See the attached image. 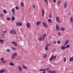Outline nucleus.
Here are the masks:
<instances>
[{
    "instance_id": "nucleus-1",
    "label": "nucleus",
    "mask_w": 73,
    "mask_h": 73,
    "mask_svg": "<svg viewBox=\"0 0 73 73\" xmlns=\"http://www.w3.org/2000/svg\"><path fill=\"white\" fill-rule=\"evenodd\" d=\"M17 55V53L15 52L14 53V54H13L12 56H11V58L12 59H14L15 58V56H16Z\"/></svg>"
},
{
    "instance_id": "nucleus-2",
    "label": "nucleus",
    "mask_w": 73,
    "mask_h": 73,
    "mask_svg": "<svg viewBox=\"0 0 73 73\" xmlns=\"http://www.w3.org/2000/svg\"><path fill=\"white\" fill-rule=\"evenodd\" d=\"M10 33L11 34L14 33V34H15V35L16 34V32L15 31V30H11V31H10Z\"/></svg>"
},
{
    "instance_id": "nucleus-3",
    "label": "nucleus",
    "mask_w": 73,
    "mask_h": 73,
    "mask_svg": "<svg viewBox=\"0 0 73 73\" xmlns=\"http://www.w3.org/2000/svg\"><path fill=\"white\" fill-rule=\"evenodd\" d=\"M42 25L45 28H48V25L47 24H46L45 23H43Z\"/></svg>"
},
{
    "instance_id": "nucleus-4",
    "label": "nucleus",
    "mask_w": 73,
    "mask_h": 73,
    "mask_svg": "<svg viewBox=\"0 0 73 73\" xmlns=\"http://www.w3.org/2000/svg\"><path fill=\"white\" fill-rule=\"evenodd\" d=\"M56 29L57 31H60V27H59V26L57 24L56 25Z\"/></svg>"
},
{
    "instance_id": "nucleus-5",
    "label": "nucleus",
    "mask_w": 73,
    "mask_h": 73,
    "mask_svg": "<svg viewBox=\"0 0 73 73\" xmlns=\"http://www.w3.org/2000/svg\"><path fill=\"white\" fill-rule=\"evenodd\" d=\"M56 22L58 23H61V20L59 19V18L58 17H56Z\"/></svg>"
},
{
    "instance_id": "nucleus-6",
    "label": "nucleus",
    "mask_w": 73,
    "mask_h": 73,
    "mask_svg": "<svg viewBox=\"0 0 73 73\" xmlns=\"http://www.w3.org/2000/svg\"><path fill=\"white\" fill-rule=\"evenodd\" d=\"M46 33H45L43 34L42 36V39H45V37H46Z\"/></svg>"
},
{
    "instance_id": "nucleus-7",
    "label": "nucleus",
    "mask_w": 73,
    "mask_h": 73,
    "mask_svg": "<svg viewBox=\"0 0 73 73\" xmlns=\"http://www.w3.org/2000/svg\"><path fill=\"white\" fill-rule=\"evenodd\" d=\"M67 5H68V3L66 2H65L64 4V8H66L67 7Z\"/></svg>"
},
{
    "instance_id": "nucleus-8",
    "label": "nucleus",
    "mask_w": 73,
    "mask_h": 73,
    "mask_svg": "<svg viewBox=\"0 0 73 73\" xmlns=\"http://www.w3.org/2000/svg\"><path fill=\"white\" fill-rule=\"evenodd\" d=\"M18 69L19 70V72H21L22 71V67L21 66H18Z\"/></svg>"
},
{
    "instance_id": "nucleus-9",
    "label": "nucleus",
    "mask_w": 73,
    "mask_h": 73,
    "mask_svg": "<svg viewBox=\"0 0 73 73\" xmlns=\"http://www.w3.org/2000/svg\"><path fill=\"white\" fill-rule=\"evenodd\" d=\"M48 73H56V71H51V70H49L47 72Z\"/></svg>"
},
{
    "instance_id": "nucleus-10",
    "label": "nucleus",
    "mask_w": 73,
    "mask_h": 73,
    "mask_svg": "<svg viewBox=\"0 0 73 73\" xmlns=\"http://www.w3.org/2000/svg\"><path fill=\"white\" fill-rule=\"evenodd\" d=\"M17 26L19 25V26L20 27L21 26H22L23 23H17Z\"/></svg>"
},
{
    "instance_id": "nucleus-11",
    "label": "nucleus",
    "mask_w": 73,
    "mask_h": 73,
    "mask_svg": "<svg viewBox=\"0 0 73 73\" xmlns=\"http://www.w3.org/2000/svg\"><path fill=\"white\" fill-rule=\"evenodd\" d=\"M42 16L43 17H44V14H45V11H44V9H42Z\"/></svg>"
},
{
    "instance_id": "nucleus-12",
    "label": "nucleus",
    "mask_w": 73,
    "mask_h": 73,
    "mask_svg": "<svg viewBox=\"0 0 73 73\" xmlns=\"http://www.w3.org/2000/svg\"><path fill=\"white\" fill-rule=\"evenodd\" d=\"M41 23V22L40 21H39L38 22H37L36 23V24L37 25V26H38L40 24V23Z\"/></svg>"
},
{
    "instance_id": "nucleus-13",
    "label": "nucleus",
    "mask_w": 73,
    "mask_h": 73,
    "mask_svg": "<svg viewBox=\"0 0 73 73\" xmlns=\"http://www.w3.org/2000/svg\"><path fill=\"white\" fill-rule=\"evenodd\" d=\"M12 42L13 44H14V45L15 46H17V42H16L13 41H12Z\"/></svg>"
},
{
    "instance_id": "nucleus-14",
    "label": "nucleus",
    "mask_w": 73,
    "mask_h": 73,
    "mask_svg": "<svg viewBox=\"0 0 73 73\" xmlns=\"http://www.w3.org/2000/svg\"><path fill=\"white\" fill-rule=\"evenodd\" d=\"M65 48H66V47L64 46H62L61 47V49H62V50H65Z\"/></svg>"
},
{
    "instance_id": "nucleus-15",
    "label": "nucleus",
    "mask_w": 73,
    "mask_h": 73,
    "mask_svg": "<svg viewBox=\"0 0 73 73\" xmlns=\"http://www.w3.org/2000/svg\"><path fill=\"white\" fill-rule=\"evenodd\" d=\"M38 40H39V41H43V40H44V39H42V37H39L38 38Z\"/></svg>"
},
{
    "instance_id": "nucleus-16",
    "label": "nucleus",
    "mask_w": 73,
    "mask_h": 73,
    "mask_svg": "<svg viewBox=\"0 0 73 73\" xmlns=\"http://www.w3.org/2000/svg\"><path fill=\"white\" fill-rule=\"evenodd\" d=\"M27 27L28 28H30V27H31V25H30V23H28L27 24Z\"/></svg>"
},
{
    "instance_id": "nucleus-17",
    "label": "nucleus",
    "mask_w": 73,
    "mask_h": 73,
    "mask_svg": "<svg viewBox=\"0 0 73 73\" xmlns=\"http://www.w3.org/2000/svg\"><path fill=\"white\" fill-rule=\"evenodd\" d=\"M73 60V56L70 57L69 59V61L70 62H71Z\"/></svg>"
},
{
    "instance_id": "nucleus-18",
    "label": "nucleus",
    "mask_w": 73,
    "mask_h": 73,
    "mask_svg": "<svg viewBox=\"0 0 73 73\" xmlns=\"http://www.w3.org/2000/svg\"><path fill=\"white\" fill-rule=\"evenodd\" d=\"M5 72V70L4 69H2L1 70H0V73H3Z\"/></svg>"
},
{
    "instance_id": "nucleus-19",
    "label": "nucleus",
    "mask_w": 73,
    "mask_h": 73,
    "mask_svg": "<svg viewBox=\"0 0 73 73\" xmlns=\"http://www.w3.org/2000/svg\"><path fill=\"white\" fill-rule=\"evenodd\" d=\"M44 1H45V3L47 5H48V0H44Z\"/></svg>"
},
{
    "instance_id": "nucleus-20",
    "label": "nucleus",
    "mask_w": 73,
    "mask_h": 73,
    "mask_svg": "<svg viewBox=\"0 0 73 73\" xmlns=\"http://www.w3.org/2000/svg\"><path fill=\"white\" fill-rule=\"evenodd\" d=\"M73 18L72 17H71L70 18V21L71 22V23H73Z\"/></svg>"
},
{
    "instance_id": "nucleus-21",
    "label": "nucleus",
    "mask_w": 73,
    "mask_h": 73,
    "mask_svg": "<svg viewBox=\"0 0 73 73\" xmlns=\"http://www.w3.org/2000/svg\"><path fill=\"white\" fill-rule=\"evenodd\" d=\"M9 64L10 65H11V66H14V65H15V64H14V63L11 62H10L9 63Z\"/></svg>"
},
{
    "instance_id": "nucleus-22",
    "label": "nucleus",
    "mask_w": 73,
    "mask_h": 73,
    "mask_svg": "<svg viewBox=\"0 0 73 73\" xmlns=\"http://www.w3.org/2000/svg\"><path fill=\"white\" fill-rule=\"evenodd\" d=\"M65 30V28L62 27H61V31H64Z\"/></svg>"
},
{
    "instance_id": "nucleus-23",
    "label": "nucleus",
    "mask_w": 73,
    "mask_h": 73,
    "mask_svg": "<svg viewBox=\"0 0 73 73\" xmlns=\"http://www.w3.org/2000/svg\"><path fill=\"white\" fill-rule=\"evenodd\" d=\"M50 45L51 44L50 43H48L46 45V46H50Z\"/></svg>"
},
{
    "instance_id": "nucleus-24",
    "label": "nucleus",
    "mask_w": 73,
    "mask_h": 73,
    "mask_svg": "<svg viewBox=\"0 0 73 73\" xmlns=\"http://www.w3.org/2000/svg\"><path fill=\"white\" fill-rule=\"evenodd\" d=\"M68 42H69L68 40H67L66 41L64 45L65 46L66 45H67V44H68Z\"/></svg>"
},
{
    "instance_id": "nucleus-25",
    "label": "nucleus",
    "mask_w": 73,
    "mask_h": 73,
    "mask_svg": "<svg viewBox=\"0 0 73 73\" xmlns=\"http://www.w3.org/2000/svg\"><path fill=\"white\" fill-rule=\"evenodd\" d=\"M3 12H4V13H7V11L5 10V9H4L3 10Z\"/></svg>"
},
{
    "instance_id": "nucleus-26",
    "label": "nucleus",
    "mask_w": 73,
    "mask_h": 73,
    "mask_svg": "<svg viewBox=\"0 0 73 73\" xmlns=\"http://www.w3.org/2000/svg\"><path fill=\"white\" fill-rule=\"evenodd\" d=\"M52 21L51 20V19H50L48 20V22L50 23H51L52 22Z\"/></svg>"
},
{
    "instance_id": "nucleus-27",
    "label": "nucleus",
    "mask_w": 73,
    "mask_h": 73,
    "mask_svg": "<svg viewBox=\"0 0 73 73\" xmlns=\"http://www.w3.org/2000/svg\"><path fill=\"white\" fill-rule=\"evenodd\" d=\"M2 42V44H3L4 40H3L2 39H1L0 40V42Z\"/></svg>"
},
{
    "instance_id": "nucleus-28",
    "label": "nucleus",
    "mask_w": 73,
    "mask_h": 73,
    "mask_svg": "<svg viewBox=\"0 0 73 73\" xmlns=\"http://www.w3.org/2000/svg\"><path fill=\"white\" fill-rule=\"evenodd\" d=\"M39 71L40 72H41V71H44V69H40L39 70Z\"/></svg>"
},
{
    "instance_id": "nucleus-29",
    "label": "nucleus",
    "mask_w": 73,
    "mask_h": 73,
    "mask_svg": "<svg viewBox=\"0 0 73 73\" xmlns=\"http://www.w3.org/2000/svg\"><path fill=\"white\" fill-rule=\"evenodd\" d=\"M12 20L13 21H14L15 20V17H13L11 18Z\"/></svg>"
},
{
    "instance_id": "nucleus-30",
    "label": "nucleus",
    "mask_w": 73,
    "mask_h": 73,
    "mask_svg": "<svg viewBox=\"0 0 73 73\" xmlns=\"http://www.w3.org/2000/svg\"><path fill=\"white\" fill-rule=\"evenodd\" d=\"M53 55H52L51 58L50 59H49L50 61H51V60H52V59H53Z\"/></svg>"
},
{
    "instance_id": "nucleus-31",
    "label": "nucleus",
    "mask_w": 73,
    "mask_h": 73,
    "mask_svg": "<svg viewBox=\"0 0 73 73\" xmlns=\"http://www.w3.org/2000/svg\"><path fill=\"white\" fill-rule=\"evenodd\" d=\"M12 11H13V12H14L15 11V9L14 8H12Z\"/></svg>"
},
{
    "instance_id": "nucleus-32",
    "label": "nucleus",
    "mask_w": 73,
    "mask_h": 73,
    "mask_svg": "<svg viewBox=\"0 0 73 73\" xmlns=\"http://www.w3.org/2000/svg\"><path fill=\"white\" fill-rule=\"evenodd\" d=\"M15 8L17 9V10H19V7H18V6H17L15 7Z\"/></svg>"
},
{
    "instance_id": "nucleus-33",
    "label": "nucleus",
    "mask_w": 73,
    "mask_h": 73,
    "mask_svg": "<svg viewBox=\"0 0 73 73\" xmlns=\"http://www.w3.org/2000/svg\"><path fill=\"white\" fill-rule=\"evenodd\" d=\"M24 3H21V6H22V7H24Z\"/></svg>"
},
{
    "instance_id": "nucleus-34",
    "label": "nucleus",
    "mask_w": 73,
    "mask_h": 73,
    "mask_svg": "<svg viewBox=\"0 0 73 73\" xmlns=\"http://www.w3.org/2000/svg\"><path fill=\"white\" fill-rule=\"evenodd\" d=\"M49 68H47L46 69H44V71H45V70H49Z\"/></svg>"
},
{
    "instance_id": "nucleus-35",
    "label": "nucleus",
    "mask_w": 73,
    "mask_h": 73,
    "mask_svg": "<svg viewBox=\"0 0 73 73\" xmlns=\"http://www.w3.org/2000/svg\"><path fill=\"white\" fill-rule=\"evenodd\" d=\"M7 20H9H9H11V19H10V18L9 17H8L7 18Z\"/></svg>"
},
{
    "instance_id": "nucleus-36",
    "label": "nucleus",
    "mask_w": 73,
    "mask_h": 73,
    "mask_svg": "<svg viewBox=\"0 0 73 73\" xmlns=\"http://www.w3.org/2000/svg\"><path fill=\"white\" fill-rule=\"evenodd\" d=\"M11 48L13 49L14 50H16V48L14 47H11Z\"/></svg>"
},
{
    "instance_id": "nucleus-37",
    "label": "nucleus",
    "mask_w": 73,
    "mask_h": 73,
    "mask_svg": "<svg viewBox=\"0 0 73 73\" xmlns=\"http://www.w3.org/2000/svg\"><path fill=\"white\" fill-rule=\"evenodd\" d=\"M66 47V48H70V46L69 45H68L66 46H65Z\"/></svg>"
},
{
    "instance_id": "nucleus-38",
    "label": "nucleus",
    "mask_w": 73,
    "mask_h": 73,
    "mask_svg": "<svg viewBox=\"0 0 73 73\" xmlns=\"http://www.w3.org/2000/svg\"><path fill=\"white\" fill-rule=\"evenodd\" d=\"M0 16H1V17H3L4 16V14H3L0 15Z\"/></svg>"
},
{
    "instance_id": "nucleus-39",
    "label": "nucleus",
    "mask_w": 73,
    "mask_h": 73,
    "mask_svg": "<svg viewBox=\"0 0 73 73\" xmlns=\"http://www.w3.org/2000/svg\"><path fill=\"white\" fill-rule=\"evenodd\" d=\"M48 47L46 46L45 48V50H48Z\"/></svg>"
},
{
    "instance_id": "nucleus-40",
    "label": "nucleus",
    "mask_w": 73,
    "mask_h": 73,
    "mask_svg": "<svg viewBox=\"0 0 73 73\" xmlns=\"http://www.w3.org/2000/svg\"><path fill=\"white\" fill-rule=\"evenodd\" d=\"M63 59H64V62H66V58H64Z\"/></svg>"
},
{
    "instance_id": "nucleus-41",
    "label": "nucleus",
    "mask_w": 73,
    "mask_h": 73,
    "mask_svg": "<svg viewBox=\"0 0 73 73\" xmlns=\"http://www.w3.org/2000/svg\"><path fill=\"white\" fill-rule=\"evenodd\" d=\"M23 67L24 69H27V67L25 66H23Z\"/></svg>"
},
{
    "instance_id": "nucleus-42",
    "label": "nucleus",
    "mask_w": 73,
    "mask_h": 73,
    "mask_svg": "<svg viewBox=\"0 0 73 73\" xmlns=\"http://www.w3.org/2000/svg\"><path fill=\"white\" fill-rule=\"evenodd\" d=\"M58 44H61V42L59 40L58 41Z\"/></svg>"
},
{
    "instance_id": "nucleus-43",
    "label": "nucleus",
    "mask_w": 73,
    "mask_h": 73,
    "mask_svg": "<svg viewBox=\"0 0 73 73\" xmlns=\"http://www.w3.org/2000/svg\"><path fill=\"white\" fill-rule=\"evenodd\" d=\"M7 52H10V50L9 49H8L7 50Z\"/></svg>"
},
{
    "instance_id": "nucleus-44",
    "label": "nucleus",
    "mask_w": 73,
    "mask_h": 73,
    "mask_svg": "<svg viewBox=\"0 0 73 73\" xmlns=\"http://www.w3.org/2000/svg\"><path fill=\"white\" fill-rule=\"evenodd\" d=\"M4 58H2L1 59V61H4Z\"/></svg>"
},
{
    "instance_id": "nucleus-45",
    "label": "nucleus",
    "mask_w": 73,
    "mask_h": 73,
    "mask_svg": "<svg viewBox=\"0 0 73 73\" xmlns=\"http://www.w3.org/2000/svg\"><path fill=\"white\" fill-rule=\"evenodd\" d=\"M49 17L50 18H52V15H50Z\"/></svg>"
},
{
    "instance_id": "nucleus-46",
    "label": "nucleus",
    "mask_w": 73,
    "mask_h": 73,
    "mask_svg": "<svg viewBox=\"0 0 73 73\" xmlns=\"http://www.w3.org/2000/svg\"><path fill=\"white\" fill-rule=\"evenodd\" d=\"M7 33V31H5L4 32H3V33H4H4Z\"/></svg>"
},
{
    "instance_id": "nucleus-47",
    "label": "nucleus",
    "mask_w": 73,
    "mask_h": 73,
    "mask_svg": "<svg viewBox=\"0 0 73 73\" xmlns=\"http://www.w3.org/2000/svg\"><path fill=\"white\" fill-rule=\"evenodd\" d=\"M56 56H54V58H53V60H54V59H55V58H56Z\"/></svg>"
},
{
    "instance_id": "nucleus-48",
    "label": "nucleus",
    "mask_w": 73,
    "mask_h": 73,
    "mask_svg": "<svg viewBox=\"0 0 73 73\" xmlns=\"http://www.w3.org/2000/svg\"><path fill=\"white\" fill-rule=\"evenodd\" d=\"M6 62V60H4V61H2V62H3V63H5Z\"/></svg>"
},
{
    "instance_id": "nucleus-49",
    "label": "nucleus",
    "mask_w": 73,
    "mask_h": 73,
    "mask_svg": "<svg viewBox=\"0 0 73 73\" xmlns=\"http://www.w3.org/2000/svg\"><path fill=\"white\" fill-rule=\"evenodd\" d=\"M58 34L60 35H61V33H60V32L58 33Z\"/></svg>"
},
{
    "instance_id": "nucleus-50",
    "label": "nucleus",
    "mask_w": 73,
    "mask_h": 73,
    "mask_svg": "<svg viewBox=\"0 0 73 73\" xmlns=\"http://www.w3.org/2000/svg\"><path fill=\"white\" fill-rule=\"evenodd\" d=\"M53 1L54 3H56V0H53Z\"/></svg>"
},
{
    "instance_id": "nucleus-51",
    "label": "nucleus",
    "mask_w": 73,
    "mask_h": 73,
    "mask_svg": "<svg viewBox=\"0 0 73 73\" xmlns=\"http://www.w3.org/2000/svg\"><path fill=\"white\" fill-rule=\"evenodd\" d=\"M47 57V56H46V55L45 54L44 55V58H46V57Z\"/></svg>"
},
{
    "instance_id": "nucleus-52",
    "label": "nucleus",
    "mask_w": 73,
    "mask_h": 73,
    "mask_svg": "<svg viewBox=\"0 0 73 73\" xmlns=\"http://www.w3.org/2000/svg\"><path fill=\"white\" fill-rule=\"evenodd\" d=\"M33 7L34 8H35V5L33 6Z\"/></svg>"
},
{
    "instance_id": "nucleus-53",
    "label": "nucleus",
    "mask_w": 73,
    "mask_h": 73,
    "mask_svg": "<svg viewBox=\"0 0 73 73\" xmlns=\"http://www.w3.org/2000/svg\"><path fill=\"white\" fill-rule=\"evenodd\" d=\"M60 1H59L58 2V4H60Z\"/></svg>"
},
{
    "instance_id": "nucleus-54",
    "label": "nucleus",
    "mask_w": 73,
    "mask_h": 73,
    "mask_svg": "<svg viewBox=\"0 0 73 73\" xmlns=\"http://www.w3.org/2000/svg\"><path fill=\"white\" fill-rule=\"evenodd\" d=\"M55 51V49H54V50H53L52 51V52H54V51Z\"/></svg>"
},
{
    "instance_id": "nucleus-55",
    "label": "nucleus",
    "mask_w": 73,
    "mask_h": 73,
    "mask_svg": "<svg viewBox=\"0 0 73 73\" xmlns=\"http://www.w3.org/2000/svg\"><path fill=\"white\" fill-rule=\"evenodd\" d=\"M42 73H45V71H44Z\"/></svg>"
},
{
    "instance_id": "nucleus-56",
    "label": "nucleus",
    "mask_w": 73,
    "mask_h": 73,
    "mask_svg": "<svg viewBox=\"0 0 73 73\" xmlns=\"http://www.w3.org/2000/svg\"><path fill=\"white\" fill-rule=\"evenodd\" d=\"M13 15H15V12H13Z\"/></svg>"
},
{
    "instance_id": "nucleus-57",
    "label": "nucleus",
    "mask_w": 73,
    "mask_h": 73,
    "mask_svg": "<svg viewBox=\"0 0 73 73\" xmlns=\"http://www.w3.org/2000/svg\"><path fill=\"white\" fill-rule=\"evenodd\" d=\"M56 41H55L54 42V44H56Z\"/></svg>"
},
{
    "instance_id": "nucleus-58",
    "label": "nucleus",
    "mask_w": 73,
    "mask_h": 73,
    "mask_svg": "<svg viewBox=\"0 0 73 73\" xmlns=\"http://www.w3.org/2000/svg\"><path fill=\"white\" fill-rule=\"evenodd\" d=\"M2 36H4V34H2Z\"/></svg>"
}]
</instances>
